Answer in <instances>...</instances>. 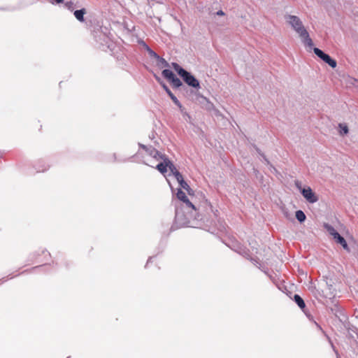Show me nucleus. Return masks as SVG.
Masks as SVG:
<instances>
[{
  "instance_id": "f257e3e1",
  "label": "nucleus",
  "mask_w": 358,
  "mask_h": 358,
  "mask_svg": "<svg viewBox=\"0 0 358 358\" xmlns=\"http://www.w3.org/2000/svg\"><path fill=\"white\" fill-rule=\"evenodd\" d=\"M286 24L298 35L303 45L309 49L313 48V41L299 17L286 13L284 15Z\"/></svg>"
},
{
  "instance_id": "f03ea898",
  "label": "nucleus",
  "mask_w": 358,
  "mask_h": 358,
  "mask_svg": "<svg viewBox=\"0 0 358 358\" xmlns=\"http://www.w3.org/2000/svg\"><path fill=\"white\" fill-rule=\"evenodd\" d=\"M196 210L192 211V208H186L184 206H177L176 210L175 222L178 227H196L192 223L196 217Z\"/></svg>"
},
{
  "instance_id": "7ed1b4c3",
  "label": "nucleus",
  "mask_w": 358,
  "mask_h": 358,
  "mask_svg": "<svg viewBox=\"0 0 358 358\" xmlns=\"http://www.w3.org/2000/svg\"><path fill=\"white\" fill-rule=\"evenodd\" d=\"M140 146L142 148L145 149L146 150V152L148 153V155L150 156H151L152 157H153L157 161L163 160V162H159L156 166V169L159 172H161L162 173H166L167 171V167H169V169L171 170V171L174 175V173H175L176 171H177V169L170 162V161H169L166 158H164V156L161 153H159L157 150H155V148H153L152 147H149L148 148V147H147V146H145L144 145H142V144H140Z\"/></svg>"
},
{
  "instance_id": "20e7f679",
  "label": "nucleus",
  "mask_w": 358,
  "mask_h": 358,
  "mask_svg": "<svg viewBox=\"0 0 358 358\" xmlns=\"http://www.w3.org/2000/svg\"><path fill=\"white\" fill-rule=\"evenodd\" d=\"M313 51L315 54L320 57L321 59H322L324 62L328 64L331 67L335 68L337 65V63L336 60L331 58L329 55L327 54H325L323 51H322L320 49L317 48H314Z\"/></svg>"
},
{
  "instance_id": "39448f33",
  "label": "nucleus",
  "mask_w": 358,
  "mask_h": 358,
  "mask_svg": "<svg viewBox=\"0 0 358 358\" xmlns=\"http://www.w3.org/2000/svg\"><path fill=\"white\" fill-rule=\"evenodd\" d=\"M301 194L304 199L310 203H314L318 201V196L310 187H303V189H301Z\"/></svg>"
},
{
  "instance_id": "423d86ee",
  "label": "nucleus",
  "mask_w": 358,
  "mask_h": 358,
  "mask_svg": "<svg viewBox=\"0 0 358 358\" xmlns=\"http://www.w3.org/2000/svg\"><path fill=\"white\" fill-rule=\"evenodd\" d=\"M177 197L182 201V203L179 206H184L186 208H192V211H195V206L188 200L185 193L181 189H178L177 192Z\"/></svg>"
},
{
  "instance_id": "0eeeda50",
  "label": "nucleus",
  "mask_w": 358,
  "mask_h": 358,
  "mask_svg": "<svg viewBox=\"0 0 358 358\" xmlns=\"http://www.w3.org/2000/svg\"><path fill=\"white\" fill-rule=\"evenodd\" d=\"M181 77L188 85L194 88L199 87L200 85L198 80H196L192 74H190L187 71Z\"/></svg>"
},
{
  "instance_id": "6e6552de",
  "label": "nucleus",
  "mask_w": 358,
  "mask_h": 358,
  "mask_svg": "<svg viewBox=\"0 0 358 358\" xmlns=\"http://www.w3.org/2000/svg\"><path fill=\"white\" fill-rule=\"evenodd\" d=\"M162 87L165 90L166 93L169 94L171 100L173 101V103L180 108L181 113L184 112V108L181 105L180 102L178 101V99L176 98V96L171 92V90L168 88V87L164 84L162 83Z\"/></svg>"
},
{
  "instance_id": "1a4fd4ad",
  "label": "nucleus",
  "mask_w": 358,
  "mask_h": 358,
  "mask_svg": "<svg viewBox=\"0 0 358 358\" xmlns=\"http://www.w3.org/2000/svg\"><path fill=\"white\" fill-rule=\"evenodd\" d=\"M174 176L180 184V187L186 189L188 193L190 194L191 189L188 184L183 180L182 175L178 171H176Z\"/></svg>"
},
{
  "instance_id": "9d476101",
  "label": "nucleus",
  "mask_w": 358,
  "mask_h": 358,
  "mask_svg": "<svg viewBox=\"0 0 358 358\" xmlns=\"http://www.w3.org/2000/svg\"><path fill=\"white\" fill-rule=\"evenodd\" d=\"M334 239L338 243L341 244L345 250L348 251L349 250L347 242L345 241V238L342 237L340 234L337 235V236Z\"/></svg>"
},
{
  "instance_id": "9b49d317",
  "label": "nucleus",
  "mask_w": 358,
  "mask_h": 358,
  "mask_svg": "<svg viewBox=\"0 0 358 358\" xmlns=\"http://www.w3.org/2000/svg\"><path fill=\"white\" fill-rule=\"evenodd\" d=\"M85 13V10L84 8L80 9V10H77L74 12V16L78 21L83 22Z\"/></svg>"
},
{
  "instance_id": "f8f14e48",
  "label": "nucleus",
  "mask_w": 358,
  "mask_h": 358,
  "mask_svg": "<svg viewBox=\"0 0 358 358\" xmlns=\"http://www.w3.org/2000/svg\"><path fill=\"white\" fill-rule=\"evenodd\" d=\"M324 228L328 231V233L334 237V238H335L337 236V235L339 234L336 231V229L332 226H331L329 224H324Z\"/></svg>"
},
{
  "instance_id": "ddd939ff",
  "label": "nucleus",
  "mask_w": 358,
  "mask_h": 358,
  "mask_svg": "<svg viewBox=\"0 0 358 358\" xmlns=\"http://www.w3.org/2000/svg\"><path fill=\"white\" fill-rule=\"evenodd\" d=\"M294 301L299 306L300 308L303 309L305 308L306 305L303 300V299L298 294H295L294 296Z\"/></svg>"
},
{
  "instance_id": "4468645a",
  "label": "nucleus",
  "mask_w": 358,
  "mask_h": 358,
  "mask_svg": "<svg viewBox=\"0 0 358 358\" xmlns=\"http://www.w3.org/2000/svg\"><path fill=\"white\" fill-rule=\"evenodd\" d=\"M172 66L176 71L178 73L180 76H183V74L186 72V70L180 67L177 63H172Z\"/></svg>"
},
{
  "instance_id": "2eb2a0df",
  "label": "nucleus",
  "mask_w": 358,
  "mask_h": 358,
  "mask_svg": "<svg viewBox=\"0 0 358 358\" xmlns=\"http://www.w3.org/2000/svg\"><path fill=\"white\" fill-rule=\"evenodd\" d=\"M172 66L176 71L178 73L180 76H183V74L186 72V70L180 67L177 63H172Z\"/></svg>"
},
{
  "instance_id": "dca6fc26",
  "label": "nucleus",
  "mask_w": 358,
  "mask_h": 358,
  "mask_svg": "<svg viewBox=\"0 0 358 358\" xmlns=\"http://www.w3.org/2000/svg\"><path fill=\"white\" fill-rule=\"evenodd\" d=\"M338 127L340 129L339 134L341 136H344L348 134V127L346 124L341 123L338 124Z\"/></svg>"
},
{
  "instance_id": "f3484780",
  "label": "nucleus",
  "mask_w": 358,
  "mask_h": 358,
  "mask_svg": "<svg viewBox=\"0 0 358 358\" xmlns=\"http://www.w3.org/2000/svg\"><path fill=\"white\" fill-rule=\"evenodd\" d=\"M296 218L299 222H303L305 221L306 217L302 210H299L296 212Z\"/></svg>"
},
{
  "instance_id": "a211bd4d",
  "label": "nucleus",
  "mask_w": 358,
  "mask_h": 358,
  "mask_svg": "<svg viewBox=\"0 0 358 358\" xmlns=\"http://www.w3.org/2000/svg\"><path fill=\"white\" fill-rule=\"evenodd\" d=\"M162 75L164 78L168 79L169 81L175 76L174 73L169 69H164L162 71Z\"/></svg>"
},
{
  "instance_id": "6ab92c4d",
  "label": "nucleus",
  "mask_w": 358,
  "mask_h": 358,
  "mask_svg": "<svg viewBox=\"0 0 358 358\" xmlns=\"http://www.w3.org/2000/svg\"><path fill=\"white\" fill-rule=\"evenodd\" d=\"M144 47L145 48L146 50L148 51V54L150 57L157 59H160V57L155 52L152 50H151L146 44H143Z\"/></svg>"
},
{
  "instance_id": "aec40b11",
  "label": "nucleus",
  "mask_w": 358,
  "mask_h": 358,
  "mask_svg": "<svg viewBox=\"0 0 358 358\" xmlns=\"http://www.w3.org/2000/svg\"><path fill=\"white\" fill-rule=\"evenodd\" d=\"M172 85L176 87H179L182 85V82L176 76L170 80Z\"/></svg>"
},
{
  "instance_id": "412c9836",
  "label": "nucleus",
  "mask_w": 358,
  "mask_h": 358,
  "mask_svg": "<svg viewBox=\"0 0 358 358\" xmlns=\"http://www.w3.org/2000/svg\"><path fill=\"white\" fill-rule=\"evenodd\" d=\"M157 59L159 61V65H163L164 66H169V64L167 63V62L164 59L160 57V59Z\"/></svg>"
},
{
  "instance_id": "4be33fe9",
  "label": "nucleus",
  "mask_w": 358,
  "mask_h": 358,
  "mask_svg": "<svg viewBox=\"0 0 358 358\" xmlns=\"http://www.w3.org/2000/svg\"><path fill=\"white\" fill-rule=\"evenodd\" d=\"M294 184L296 188L301 192V189H303V187H302L301 182L299 180H295Z\"/></svg>"
},
{
  "instance_id": "5701e85b",
  "label": "nucleus",
  "mask_w": 358,
  "mask_h": 358,
  "mask_svg": "<svg viewBox=\"0 0 358 358\" xmlns=\"http://www.w3.org/2000/svg\"><path fill=\"white\" fill-rule=\"evenodd\" d=\"M73 3L71 2V1H67L65 3V6L69 9V10H73Z\"/></svg>"
},
{
  "instance_id": "b1692460",
  "label": "nucleus",
  "mask_w": 358,
  "mask_h": 358,
  "mask_svg": "<svg viewBox=\"0 0 358 358\" xmlns=\"http://www.w3.org/2000/svg\"><path fill=\"white\" fill-rule=\"evenodd\" d=\"M283 213H284V215L285 216V217H287V219H290L289 214L287 212L284 210Z\"/></svg>"
},
{
  "instance_id": "393cba45",
  "label": "nucleus",
  "mask_w": 358,
  "mask_h": 358,
  "mask_svg": "<svg viewBox=\"0 0 358 358\" xmlns=\"http://www.w3.org/2000/svg\"><path fill=\"white\" fill-rule=\"evenodd\" d=\"M216 14L217 15H224V12L222 10L217 11Z\"/></svg>"
},
{
  "instance_id": "a878e982",
  "label": "nucleus",
  "mask_w": 358,
  "mask_h": 358,
  "mask_svg": "<svg viewBox=\"0 0 358 358\" xmlns=\"http://www.w3.org/2000/svg\"><path fill=\"white\" fill-rule=\"evenodd\" d=\"M57 3H60L63 1V0H53Z\"/></svg>"
},
{
  "instance_id": "bb28decb",
  "label": "nucleus",
  "mask_w": 358,
  "mask_h": 358,
  "mask_svg": "<svg viewBox=\"0 0 358 358\" xmlns=\"http://www.w3.org/2000/svg\"><path fill=\"white\" fill-rule=\"evenodd\" d=\"M331 296H335V294H331V295L329 296V298H331Z\"/></svg>"
},
{
  "instance_id": "cd10ccee",
  "label": "nucleus",
  "mask_w": 358,
  "mask_h": 358,
  "mask_svg": "<svg viewBox=\"0 0 358 358\" xmlns=\"http://www.w3.org/2000/svg\"><path fill=\"white\" fill-rule=\"evenodd\" d=\"M67 358H69V357H67Z\"/></svg>"
}]
</instances>
